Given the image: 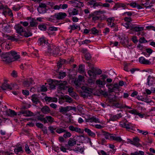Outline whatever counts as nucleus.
Listing matches in <instances>:
<instances>
[{
    "mask_svg": "<svg viewBox=\"0 0 155 155\" xmlns=\"http://www.w3.org/2000/svg\"><path fill=\"white\" fill-rule=\"evenodd\" d=\"M15 152L16 153H18V152L22 151V148L21 147H19L15 149Z\"/></svg>",
    "mask_w": 155,
    "mask_h": 155,
    "instance_id": "de8ad7c7",
    "label": "nucleus"
},
{
    "mask_svg": "<svg viewBox=\"0 0 155 155\" xmlns=\"http://www.w3.org/2000/svg\"><path fill=\"white\" fill-rule=\"evenodd\" d=\"M122 114L121 113L117 114L116 115L111 116L109 120L110 121H115L121 117Z\"/></svg>",
    "mask_w": 155,
    "mask_h": 155,
    "instance_id": "412c9836",
    "label": "nucleus"
},
{
    "mask_svg": "<svg viewBox=\"0 0 155 155\" xmlns=\"http://www.w3.org/2000/svg\"><path fill=\"white\" fill-rule=\"evenodd\" d=\"M69 129L73 131H75L76 132H78V128L77 127H74L73 126H70L69 127Z\"/></svg>",
    "mask_w": 155,
    "mask_h": 155,
    "instance_id": "13d9d810",
    "label": "nucleus"
},
{
    "mask_svg": "<svg viewBox=\"0 0 155 155\" xmlns=\"http://www.w3.org/2000/svg\"><path fill=\"white\" fill-rule=\"evenodd\" d=\"M99 92L101 94L103 95L104 97H106L108 96V94L106 92L102 90H100Z\"/></svg>",
    "mask_w": 155,
    "mask_h": 155,
    "instance_id": "0e129e2a",
    "label": "nucleus"
},
{
    "mask_svg": "<svg viewBox=\"0 0 155 155\" xmlns=\"http://www.w3.org/2000/svg\"><path fill=\"white\" fill-rule=\"evenodd\" d=\"M102 72L100 69L94 67H93L91 70H88L87 73L89 76V78L88 79L89 84L90 85L94 84L97 75L101 74Z\"/></svg>",
    "mask_w": 155,
    "mask_h": 155,
    "instance_id": "f257e3e1",
    "label": "nucleus"
},
{
    "mask_svg": "<svg viewBox=\"0 0 155 155\" xmlns=\"http://www.w3.org/2000/svg\"><path fill=\"white\" fill-rule=\"evenodd\" d=\"M131 30L134 31L139 32L143 30V27H142L136 26L132 25L131 27Z\"/></svg>",
    "mask_w": 155,
    "mask_h": 155,
    "instance_id": "bb28decb",
    "label": "nucleus"
},
{
    "mask_svg": "<svg viewBox=\"0 0 155 155\" xmlns=\"http://www.w3.org/2000/svg\"><path fill=\"white\" fill-rule=\"evenodd\" d=\"M6 114L11 117L17 115V114L14 110L11 109H9L6 111Z\"/></svg>",
    "mask_w": 155,
    "mask_h": 155,
    "instance_id": "473e14b6",
    "label": "nucleus"
},
{
    "mask_svg": "<svg viewBox=\"0 0 155 155\" xmlns=\"http://www.w3.org/2000/svg\"><path fill=\"white\" fill-rule=\"evenodd\" d=\"M39 41L40 45H44L46 42V41L44 38H40L39 39Z\"/></svg>",
    "mask_w": 155,
    "mask_h": 155,
    "instance_id": "37998d69",
    "label": "nucleus"
},
{
    "mask_svg": "<svg viewBox=\"0 0 155 155\" xmlns=\"http://www.w3.org/2000/svg\"><path fill=\"white\" fill-rule=\"evenodd\" d=\"M147 84L149 86H152L155 83V79L153 77L149 75L147 79Z\"/></svg>",
    "mask_w": 155,
    "mask_h": 155,
    "instance_id": "dca6fc26",
    "label": "nucleus"
},
{
    "mask_svg": "<svg viewBox=\"0 0 155 155\" xmlns=\"http://www.w3.org/2000/svg\"><path fill=\"white\" fill-rule=\"evenodd\" d=\"M11 62L17 60L20 58V55H18L17 52L15 51H11L9 52Z\"/></svg>",
    "mask_w": 155,
    "mask_h": 155,
    "instance_id": "0eeeda50",
    "label": "nucleus"
},
{
    "mask_svg": "<svg viewBox=\"0 0 155 155\" xmlns=\"http://www.w3.org/2000/svg\"><path fill=\"white\" fill-rule=\"evenodd\" d=\"M84 65L83 64H80L78 68V72L82 74L84 73Z\"/></svg>",
    "mask_w": 155,
    "mask_h": 155,
    "instance_id": "f704fd0d",
    "label": "nucleus"
},
{
    "mask_svg": "<svg viewBox=\"0 0 155 155\" xmlns=\"http://www.w3.org/2000/svg\"><path fill=\"white\" fill-rule=\"evenodd\" d=\"M29 29H28V30H27V31H24L23 32H24L23 35V36L26 37H28L32 35V34L31 31H29Z\"/></svg>",
    "mask_w": 155,
    "mask_h": 155,
    "instance_id": "ea45409f",
    "label": "nucleus"
},
{
    "mask_svg": "<svg viewBox=\"0 0 155 155\" xmlns=\"http://www.w3.org/2000/svg\"><path fill=\"white\" fill-rule=\"evenodd\" d=\"M100 4H102L101 3H98L96 2L95 1L93 0H90L89 2H87V5H90L91 7H94L95 8L96 7L98 6H101L102 5Z\"/></svg>",
    "mask_w": 155,
    "mask_h": 155,
    "instance_id": "f8f14e48",
    "label": "nucleus"
},
{
    "mask_svg": "<svg viewBox=\"0 0 155 155\" xmlns=\"http://www.w3.org/2000/svg\"><path fill=\"white\" fill-rule=\"evenodd\" d=\"M41 111L43 114H48L50 113L51 110L49 107L45 105L41 108Z\"/></svg>",
    "mask_w": 155,
    "mask_h": 155,
    "instance_id": "6ab92c4d",
    "label": "nucleus"
},
{
    "mask_svg": "<svg viewBox=\"0 0 155 155\" xmlns=\"http://www.w3.org/2000/svg\"><path fill=\"white\" fill-rule=\"evenodd\" d=\"M68 91L70 95L72 97H74L76 94L73 91V88L72 87H69L68 89Z\"/></svg>",
    "mask_w": 155,
    "mask_h": 155,
    "instance_id": "4c0bfd02",
    "label": "nucleus"
},
{
    "mask_svg": "<svg viewBox=\"0 0 155 155\" xmlns=\"http://www.w3.org/2000/svg\"><path fill=\"white\" fill-rule=\"evenodd\" d=\"M39 28L41 30L45 31L46 29V26L45 25H41L38 26Z\"/></svg>",
    "mask_w": 155,
    "mask_h": 155,
    "instance_id": "774afa93",
    "label": "nucleus"
},
{
    "mask_svg": "<svg viewBox=\"0 0 155 155\" xmlns=\"http://www.w3.org/2000/svg\"><path fill=\"white\" fill-rule=\"evenodd\" d=\"M32 80L31 78L27 79L23 82V85L26 87H29L30 84L32 83Z\"/></svg>",
    "mask_w": 155,
    "mask_h": 155,
    "instance_id": "5701e85b",
    "label": "nucleus"
},
{
    "mask_svg": "<svg viewBox=\"0 0 155 155\" xmlns=\"http://www.w3.org/2000/svg\"><path fill=\"white\" fill-rule=\"evenodd\" d=\"M139 61L141 64H150L151 63L149 60H146L143 57H141L139 58Z\"/></svg>",
    "mask_w": 155,
    "mask_h": 155,
    "instance_id": "a211bd4d",
    "label": "nucleus"
},
{
    "mask_svg": "<svg viewBox=\"0 0 155 155\" xmlns=\"http://www.w3.org/2000/svg\"><path fill=\"white\" fill-rule=\"evenodd\" d=\"M96 84L99 87H104L105 84V81H101L100 79L97 80L95 82Z\"/></svg>",
    "mask_w": 155,
    "mask_h": 155,
    "instance_id": "c85d7f7f",
    "label": "nucleus"
},
{
    "mask_svg": "<svg viewBox=\"0 0 155 155\" xmlns=\"http://www.w3.org/2000/svg\"><path fill=\"white\" fill-rule=\"evenodd\" d=\"M102 135L105 137L106 139L111 140L113 134L102 130L101 132Z\"/></svg>",
    "mask_w": 155,
    "mask_h": 155,
    "instance_id": "aec40b11",
    "label": "nucleus"
},
{
    "mask_svg": "<svg viewBox=\"0 0 155 155\" xmlns=\"http://www.w3.org/2000/svg\"><path fill=\"white\" fill-rule=\"evenodd\" d=\"M60 49L59 47H56L53 45L48 46L46 52L51 55L55 56L58 54L60 52Z\"/></svg>",
    "mask_w": 155,
    "mask_h": 155,
    "instance_id": "f03ea898",
    "label": "nucleus"
},
{
    "mask_svg": "<svg viewBox=\"0 0 155 155\" xmlns=\"http://www.w3.org/2000/svg\"><path fill=\"white\" fill-rule=\"evenodd\" d=\"M84 131L89 136L94 137L95 135V134L89 129L86 128L84 129Z\"/></svg>",
    "mask_w": 155,
    "mask_h": 155,
    "instance_id": "e433bc0d",
    "label": "nucleus"
},
{
    "mask_svg": "<svg viewBox=\"0 0 155 155\" xmlns=\"http://www.w3.org/2000/svg\"><path fill=\"white\" fill-rule=\"evenodd\" d=\"M77 137L75 136L73 138H70L68 141V144L70 146H73L76 143Z\"/></svg>",
    "mask_w": 155,
    "mask_h": 155,
    "instance_id": "4be33fe9",
    "label": "nucleus"
},
{
    "mask_svg": "<svg viewBox=\"0 0 155 155\" xmlns=\"http://www.w3.org/2000/svg\"><path fill=\"white\" fill-rule=\"evenodd\" d=\"M57 83H59V88L60 90H65L67 87L66 85L67 84V82L66 81H62L61 80L59 81H56Z\"/></svg>",
    "mask_w": 155,
    "mask_h": 155,
    "instance_id": "9d476101",
    "label": "nucleus"
},
{
    "mask_svg": "<svg viewBox=\"0 0 155 155\" xmlns=\"http://www.w3.org/2000/svg\"><path fill=\"white\" fill-rule=\"evenodd\" d=\"M78 14V10L76 8L73 9L71 12H70L69 14L70 15H75Z\"/></svg>",
    "mask_w": 155,
    "mask_h": 155,
    "instance_id": "4d7b16f0",
    "label": "nucleus"
},
{
    "mask_svg": "<svg viewBox=\"0 0 155 155\" xmlns=\"http://www.w3.org/2000/svg\"><path fill=\"white\" fill-rule=\"evenodd\" d=\"M84 146H81H81H78V151H79L80 152L82 153L84 152Z\"/></svg>",
    "mask_w": 155,
    "mask_h": 155,
    "instance_id": "69168bd1",
    "label": "nucleus"
},
{
    "mask_svg": "<svg viewBox=\"0 0 155 155\" xmlns=\"http://www.w3.org/2000/svg\"><path fill=\"white\" fill-rule=\"evenodd\" d=\"M83 90V91L81 92V96L84 98H87L88 97H90L91 93V90L84 86H82L81 87Z\"/></svg>",
    "mask_w": 155,
    "mask_h": 155,
    "instance_id": "20e7f679",
    "label": "nucleus"
},
{
    "mask_svg": "<svg viewBox=\"0 0 155 155\" xmlns=\"http://www.w3.org/2000/svg\"><path fill=\"white\" fill-rule=\"evenodd\" d=\"M132 24L130 23L129 22H127L126 23L124 24V26L127 29H130V30L132 26Z\"/></svg>",
    "mask_w": 155,
    "mask_h": 155,
    "instance_id": "79ce46f5",
    "label": "nucleus"
},
{
    "mask_svg": "<svg viewBox=\"0 0 155 155\" xmlns=\"http://www.w3.org/2000/svg\"><path fill=\"white\" fill-rule=\"evenodd\" d=\"M108 102L111 104L113 105L117 101L116 97L114 95L113 97H109L108 98Z\"/></svg>",
    "mask_w": 155,
    "mask_h": 155,
    "instance_id": "72a5a7b5",
    "label": "nucleus"
},
{
    "mask_svg": "<svg viewBox=\"0 0 155 155\" xmlns=\"http://www.w3.org/2000/svg\"><path fill=\"white\" fill-rule=\"evenodd\" d=\"M85 58L87 60H89L91 58V56L89 53H87L85 55Z\"/></svg>",
    "mask_w": 155,
    "mask_h": 155,
    "instance_id": "864d4df0",
    "label": "nucleus"
},
{
    "mask_svg": "<svg viewBox=\"0 0 155 155\" xmlns=\"http://www.w3.org/2000/svg\"><path fill=\"white\" fill-rule=\"evenodd\" d=\"M84 110L81 105H78V115H81L82 114H84Z\"/></svg>",
    "mask_w": 155,
    "mask_h": 155,
    "instance_id": "58836bf2",
    "label": "nucleus"
},
{
    "mask_svg": "<svg viewBox=\"0 0 155 155\" xmlns=\"http://www.w3.org/2000/svg\"><path fill=\"white\" fill-rule=\"evenodd\" d=\"M20 23L22 24L24 27L27 26L28 25V23L26 21L23 22L21 21L20 22Z\"/></svg>",
    "mask_w": 155,
    "mask_h": 155,
    "instance_id": "338daca9",
    "label": "nucleus"
},
{
    "mask_svg": "<svg viewBox=\"0 0 155 155\" xmlns=\"http://www.w3.org/2000/svg\"><path fill=\"white\" fill-rule=\"evenodd\" d=\"M56 80H54L53 81V80H51L49 81V84L50 85V87L51 89H54L55 88V84L56 82H57V81H56Z\"/></svg>",
    "mask_w": 155,
    "mask_h": 155,
    "instance_id": "c9c22d12",
    "label": "nucleus"
},
{
    "mask_svg": "<svg viewBox=\"0 0 155 155\" xmlns=\"http://www.w3.org/2000/svg\"><path fill=\"white\" fill-rule=\"evenodd\" d=\"M20 113L24 114L26 117H30L33 115V113L29 110H21L20 111Z\"/></svg>",
    "mask_w": 155,
    "mask_h": 155,
    "instance_id": "2eb2a0df",
    "label": "nucleus"
},
{
    "mask_svg": "<svg viewBox=\"0 0 155 155\" xmlns=\"http://www.w3.org/2000/svg\"><path fill=\"white\" fill-rule=\"evenodd\" d=\"M9 52L3 53L0 55L2 61L5 63H9L11 62Z\"/></svg>",
    "mask_w": 155,
    "mask_h": 155,
    "instance_id": "39448f33",
    "label": "nucleus"
},
{
    "mask_svg": "<svg viewBox=\"0 0 155 155\" xmlns=\"http://www.w3.org/2000/svg\"><path fill=\"white\" fill-rule=\"evenodd\" d=\"M56 129V128L55 127H54L53 126H50L48 127V130L50 131L51 133L52 134H54V130H55Z\"/></svg>",
    "mask_w": 155,
    "mask_h": 155,
    "instance_id": "5fc2aeb1",
    "label": "nucleus"
},
{
    "mask_svg": "<svg viewBox=\"0 0 155 155\" xmlns=\"http://www.w3.org/2000/svg\"><path fill=\"white\" fill-rule=\"evenodd\" d=\"M31 100L35 104H37L40 102L39 97L36 94H34L31 96Z\"/></svg>",
    "mask_w": 155,
    "mask_h": 155,
    "instance_id": "a878e982",
    "label": "nucleus"
},
{
    "mask_svg": "<svg viewBox=\"0 0 155 155\" xmlns=\"http://www.w3.org/2000/svg\"><path fill=\"white\" fill-rule=\"evenodd\" d=\"M45 119L46 121L45 122V124L48 123L51 124L54 122V118L50 116H46L45 117Z\"/></svg>",
    "mask_w": 155,
    "mask_h": 155,
    "instance_id": "7c9ffc66",
    "label": "nucleus"
},
{
    "mask_svg": "<svg viewBox=\"0 0 155 155\" xmlns=\"http://www.w3.org/2000/svg\"><path fill=\"white\" fill-rule=\"evenodd\" d=\"M74 59L73 58H71L70 59L68 58L66 60V64H70L74 61Z\"/></svg>",
    "mask_w": 155,
    "mask_h": 155,
    "instance_id": "8fccbe9b",
    "label": "nucleus"
},
{
    "mask_svg": "<svg viewBox=\"0 0 155 155\" xmlns=\"http://www.w3.org/2000/svg\"><path fill=\"white\" fill-rule=\"evenodd\" d=\"M85 121L87 122L90 123L89 124L92 126H95V127L97 129H101L103 128V127L100 124L94 125L93 124V122L95 123H101V122H100L99 120L97 118L95 117H89L87 119H85Z\"/></svg>",
    "mask_w": 155,
    "mask_h": 155,
    "instance_id": "7ed1b4c3",
    "label": "nucleus"
},
{
    "mask_svg": "<svg viewBox=\"0 0 155 155\" xmlns=\"http://www.w3.org/2000/svg\"><path fill=\"white\" fill-rule=\"evenodd\" d=\"M37 23L36 22V20L33 18H32L31 21L30 22L29 26L27 27L26 30H28V29H30V27H36L37 25Z\"/></svg>",
    "mask_w": 155,
    "mask_h": 155,
    "instance_id": "393cba45",
    "label": "nucleus"
},
{
    "mask_svg": "<svg viewBox=\"0 0 155 155\" xmlns=\"http://www.w3.org/2000/svg\"><path fill=\"white\" fill-rule=\"evenodd\" d=\"M59 76L58 78L61 79L64 78V77H65L66 75V74L65 72H63L62 73L59 72Z\"/></svg>",
    "mask_w": 155,
    "mask_h": 155,
    "instance_id": "680f3d73",
    "label": "nucleus"
},
{
    "mask_svg": "<svg viewBox=\"0 0 155 155\" xmlns=\"http://www.w3.org/2000/svg\"><path fill=\"white\" fill-rule=\"evenodd\" d=\"M5 36L7 38V39L9 40H11V41H17L18 40V39H19V38H16L15 37L17 38V37L12 35V36H9V35H5Z\"/></svg>",
    "mask_w": 155,
    "mask_h": 155,
    "instance_id": "cd10ccee",
    "label": "nucleus"
},
{
    "mask_svg": "<svg viewBox=\"0 0 155 155\" xmlns=\"http://www.w3.org/2000/svg\"><path fill=\"white\" fill-rule=\"evenodd\" d=\"M66 133L64 134L63 135V137L64 138L69 137H70L71 136V134L68 132L66 131V132H65Z\"/></svg>",
    "mask_w": 155,
    "mask_h": 155,
    "instance_id": "052dcab7",
    "label": "nucleus"
},
{
    "mask_svg": "<svg viewBox=\"0 0 155 155\" xmlns=\"http://www.w3.org/2000/svg\"><path fill=\"white\" fill-rule=\"evenodd\" d=\"M62 99L67 103H71L72 102L73 100L71 97L68 95H65L62 97Z\"/></svg>",
    "mask_w": 155,
    "mask_h": 155,
    "instance_id": "2f4dec72",
    "label": "nucleus"
},
{
    "mask_svg": "<svg viewBox=\"0 0 155 155\" xmlns=\"http://www.w3.org/2000/svg\"><path fill=\"white\" fill-rule=\"evenodd\" d=\"M131 143L137 147H141V145L138 142L132 141Z\"/></svg>",
    "mask_w": 155,
    "mask_h": 155,
    "instance_id": "bf43d9fd",
    "label": "nucleus"
},
{
    "mask_svg": "<svg viewBox=\"0 0 155 155\" xmlns=\"http://www.w3.org/2000/svg\"><path fill=\"white\" fill-rule=\"evenodd\" d=\"M112 105L116 108L120 109L125 108H127L128 109H131V107H129L126 105H124V104H121L118 102H116L114 103Z\"/></svg>",
    "mask_w": 155,
    "mask_h": 155,
    "instance_id": "9b49d317",
    "label": "nucleus"
},
{
    "mask_svg": "<svg viewBox=\"0 0 155 155\" xmlns=\"http://www.w3.org/2000/svg\"><path fill=\"white\" fill-rule=\"evenodd\" d=\"M25 151L28 153H30L31 152L29 147L27 144H26L25 146Z\"/></svg>",
    "mask_w": 155,
    "mask_h": 155,
    "instance_id": "3c124183",
    "label": "nucleus"
},
{
    "mask_svg": "<svg viewBox=\"0 0 155 155\" xmlns=\"http://www.w3.org/2000/svg\"><path fill=\"white\" fill-rule=\"evenodd\" d=\"M91 33V34L93 35H96L98 33V31L95 28L93 27L90 29Z\"/></svg>",
    "mask_w": 155,
    "mask_h": 155,
    "instance_id": "a19ab883",
    "label": "nucleus"
},
{
    "mask_svg": "<svg viewBox=\"0 0 155 155\" xmlns=\"http://www.w3.org/2000/svg\"><path fill=\"white\" fill-rule=\"evenodd\" d=\"M120 125L121 127L126 128L127 129H130L132 127L131 123H128L127 120L126 119H124L120 122Z\"/></svg>",
    "mask_w": 155,
    "mask_h": 155,
    "instance_id": "423d86ee",
    "label": "nucleus"
},
{
    "mask_svg": "<svg viewBox=\"0 0 155 155\" xmlns=\"http://www.w3.org/2000/svg\"><path fill=\"white\" fill-rule=\"evenodd\" d=\"M67 16V15L64 12H60L55 14L53 16L58 20H61Z\"/></svg>",
    "mask_w": 155,
    "mask_h": 155,
    "instance_id": "1a4fd4ad",
    "label": "nucleus"
},
{
    "mask_svg": "<svg viewBox=\"0 0 155 155\" xmlns=\"http://www.w3.org/2000/svg\"><path fill=\"white\" fill-rule=\"evenodd\" d=\"M137 130L138 131V132L139 133L143 135H146L148 133V132L147 131H143L142 130H140L139 129H137Z\"/></svg>",
    "mask_w": 155,
    "mask_h": 155,
    "instance_id": "49530a36",
    "label": "nucleus"
},
{
    "mask_svg": "<svg viewBox=\"0 0 155 155\" xmlns=\"http://www.w3.org/2000/svg\"><path fill=\"white\" fill-rule=\"evenodd\" d=\"M1 88H2L3 90H5L7 89L12 90V88L10 85L6 83H4L2 84L1 87L0 86V90Z\"/></svg>",
    "mask_w": 155,
    "mask_h": 155,
    "instance_id": "f3484780",
    "label": "nucleus"
},
{
    "mask_svg": "<svg viewBox=\"0 0 155 155\" xmlns=\"http://www.w3.org/2000/svg\"><path fill=\"white\" fill-rule=\"evenodd\" d=\"M114 21V18H109L107 19V21L108 22V25H110L112 22H113Z\"/></svg>",
    "mask_w": 155,
    "mask_h": 155,
    "instance_id": "09e8293b",
    "label": "nucleus"
},
{
    "mask_svg": "<svg viewBox=\"0 0 155 155\" xmlns=\"http://www.w3.org/2000/svg\"><path fill=\"white\" fill-rule=\"evenodd\" d=\"M73 109L72 107L68 106L66 107H61L59 108V112L64 113V112L68 111Z\"/></svg>",
    "mask_w": 155,
    "mask_h": 155,
    "instance_id": "ddd939ff",
    "label": "nucleus"
},
{
    "mask_svg": "<svg viewBox=\"0 0 155 155\" xmlns=\"http://www.w3.org/2000/svg\"><path fill=\"white\" fill-rule=\"evenodd\" d=\"M46 5L44 3H41L39 4V6L38 8V10L39 12L40 13H45L46 12Z\"/></svg>",
    "mask_w": 155,
    "mask_h": 155,
    "instance_id": "6e6552de",
    "label": "nucleus"
},
{
    "mask_svg": "<svg viewBox=\"0 0 155 155\" xmlns=\"http://www.w3.org/2000/svg\"><path fill=\"white\" fill-rule=\"evenodd\" d=\"M84 137L81 134L78 135V140H79L80 143H83V141L84 140Z\"/></svg>",
    "mask_w": 155,
    "mask_h": 155,
    "instance_id": "c03bdc74",
    "label": "nucleus"
},
{
    "mask_svg": "<svg viewBox=\"0 0 155 155\" xmlns=\"http://www.w3.org/2000/svg\"><path fill=\"white\" fill-rule=\"evenodd\" d=\"M17 32L19 34L21 35H22V32H24L23 27L21 25H18L15 28Z\"/></svg>",
    "mask_w": 155,
    "mask_h": 155,
    "instance_id": "b1692460",
    "label": "nucleus"
},
{
    "mask_svg": "<svg viewBox=\"0 0 155 155\" xmlns=\"http://www.w3.org/2000/svg\"><path fill=\"white\" fill-rule=\"evenodd\" d=\"M70 27L71 28V30L69 31V32L71 33L72 30H74L77 29L78 26L76 25L73 24L72 25H70Z\"/></svg>",
    "mask_w": 155,
    "mask_h": 155,
    "instance_id": "a18cd8bd",
    "label": "nucleus"
},
{
    "mask_svg": "<svg viewBox=\"0 0 155 155\" xmlns=\"http://www.w3.org/2000/svg\"><path fill=\"white\" fill-rule=\"evenodd\" d=\"M56 132L58 134H61L62 133L66 132V130L61 128L57 129L56 130Z\"/></svg>",
    "mask_w": 155,
    "mask_h": 155,
    "instance_id": "6e6d98bb",
    "label": "nucleus"
},
{
    "mask_svg": "<svg viewBox=\"0 0 155 155\" xmlns=\"http://www.w3.org/2000/svg\"><path fill=\"white\" fill-rule=\"evenodd\" d=\"M66 64V60L64 59H60L58 61L57 63L58 70L56 71L57 72H58L59 69L61 68L62 65Z\"/></svg>",
    "mask_w": 155,
    "mask_h": 155,
    "instance_id": "4468645a",
    "label": "nucleus"
},
{
    "mask_svg": "<svg viewBox=\"0 0 155 155\" xmlns=\"http://www.w3.org/2000/svg\"><path fill=\"white\" fill-rule=\"evenodd\" d=\"M139 41L141 43L147 42L144 37H141L139 39Z\"/></svg>",
    "mask_w": 155,
    "mask_h": 155,
    "instance_id": "e2e57ef3",
    "label": "nucleus"
},
{
    "mask_svg": "<svg viewBox=\"0 0 155 155\" xmlns=\"http://www.w3.org/2000/svg\"><path fill=\"white\" fill-rule=\"evenodd\" d=\"M11 75L12 77L14 78H16L18 76L17 72L13 70L12 71V72L11 74Z\"/></svg>",
    "mask_w": 155,
    "mask_h": 155,
    "instance_id": "603ef678",
    "label": "nucleus"
},
{
    "mask_svg": "<svg viewBox=\"0 0 155 155\" xmlns=\"http://www.w3.org/2000/svg\"><path fill=\"white\" fill-rule=\"evenodd\" d=\"M111 140H114L118 142H121L122 139L120 137L117 136L116 134H113Z\"/></svg>",
    "mask_w": 155,
    "mask_h": 155,
    "instance_id": "c756f323",
    "label": "nucleus"
}]
</instances>
